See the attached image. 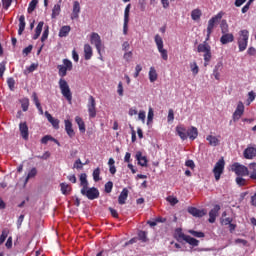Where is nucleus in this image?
<instances>
[{"label":"nucleus","mask_w":256,"mask_h":256,"mask_svg":"<svg viewBox=\"0 0 256 256\" xmlns=\"http://www.w3.org/2000/svg\"><path fill=\"white\" fill-rule=\"evenodd\" d=\"M58 75L61 79L58 82L60 91L64 98L71 104L73 101V93L71 92V88L69 87V83L63 77H67V71H73V62L69 59H63V65H58Z\"/></svg>","instance_id":"1"},{"label":"nucleus","mask_w":256,"mask_h":256,"mask_svg":"<svg viewBox=\"0 0 256 256\" xmlns=\"http://www.w3.org/2000/svg\"><path fill=\"white\" fill-rule=\"evenodd\" d=\"M174 237L177 241H179V243H182L183 241H185L186 243H188V245H191L192 247H199V240L189 235H185V233H183L181 228H178L175 230Z\"/></svg>","instance_id":"2"},{"label":"nucleus","mask_w":256,"mask_h":256,"mask_svg":"<svg viewBox=\"0 0 256 256\" xmlns=\"http://www.w3.org/2000/svg\"><path fill=\"white\" fill-rule=\"evenodd\" d=\"M198 53H204V66L207 67L209 65V62L211 61V45L207 43V41H204L203 43H200L197 46Z\"/></svg>","instance_id":"3"},{"label":"nucleus","mask_w":256,"mask_h":256,"mask_svg":"<svg viewBox=\"0 0 256 256\" xmlns=\"http://www.w3.org/2000/svg\"><path fill=\"white\" fill-rule=\"evenodd\" d=\"M231 171H233L237 177H249V168L238 162L231 165Z\"/></svg>","instance_id":"4"},{"label":"nucleus","mask_w":256,"mask_h":256,"mask_svg":"<svg viewBox=\"0 0 256 256\" xmlns=\"http://www.w3.org/2000/svg\"><path fill=\"white\" fill-rule=\"evenodd\" d=\"M90 43L94 45L96 48L97 53L100 55L99 59L103 61V56L101 55V49L103 47V41H101V36L97 32H93L90 35Z\"/></svg>","instance_id":"5"},{"label":"nucleus","mask_w":256,"mask_h":256,"mask_svg":"<svg viewBox=\"0 0 256 256\" xmlns=\"http://www.w3.org/2000/svg\"><path fill=\"white\" fill-rule=\"evenodd\" d=\"M249 43V30H241L238 37V47L239 51L243 52L247 49V44Z\"/></svg>","instance_id":"6"},{"label":"nucleus","mask_w":256,"mask_h":256,"mask_svg":"<svg viewBox=\"0 0 256 256\" xmlns=\"http://www.w3.org/2000/svg\"><path fill=\"white\" fill-rule=\"evenodd\" d=\"M80 193L84 197H87V199H89L90 201H94V199H99L100 195L99 189H97L96 187L89 188V186L87 188H81Z\"/></svg>","instance_id":"7"},{"label":"nucleus","mask_w":256,"mask_h":256,"mask_svg":"<svg viewBox=\"0 0 256 256\" xmlns=\"http://www.w3.org/2000/svg\"><path fill=\"white\" fill-rule=\"evenodd\" d=\"M154 41L156 43L158 52L161 55V58L163 59V61H167L169 59V54L167 52V49L163 48V38H161L159 34H156Z\"/></svg>","instance_id":"8"},{"label":"nucleus","mask_w":256,"mask_h":256,"mask_svg":"<svg viewBox=\"0 0 256 256\" xmlns=\"http://www.w3.org/2000/svg\"><path fill=\"white\" fill-rule=\"evenodd\" d=\"M223 171H225V160L222 158L216 162L213 168V173L216 181H219V179H221V175H223Z\"/></svg>","instance_id":"9"},{"label":"nucleus","mask_w":256,"mask_h":256,"mask_svg":"<svg viewBox=\"0 0 256 256\" xmlns=\"http://www.w3.org/2000/svg\"><path fill=\"white\" fill-rule=\"evenodd\" d=\"M223 15H224L223 12H219L208 21V26H207L208 35H211V33H213V29H215V25L219 23L220 19H223Z\"/></svg>","instance_id":"10"},{"label":"nucleus","mask_w":256,"mask_h":256,"mask_svg":"<svg viewBox=\"0 0 256 256\" xmlns=\"http://www.w3.org/2000/svg\"><path fill=\"white\" fill-rule=\"evenodd\" d=\"M96 105L97 103L95 102V98L93 96H89L87 107H88L89 117L91 119H95V117H97Z\"/></svg>","instance_id":"11"},{"label":"nucleus","mask_w":256,"mask_h":256,"mask_svg":"<svg viewBox=\"0 0 256 256\" xmlns=\"http://www.w3.org/2000/svg\"><path fill=\"white\" fill-rule=\"evenodd\" d=\"M244 113H245V105L243 104V102L239 101L237 104L236 110L232 115L233 121H239V119L243 117Z\"/></svg>","instance_id":"12"},{"label":"nucleus","mask_w":256,"mask_h":256,"mask_svg":"<svg viewBox=\"0 0 256 256\" xmlns=\"http://www.w3.org/2000/svg\"><path fill=\"white\" fill-rule=\"evenodd\" d=\"M219 211H221V206L219 204H216L213 209L210 210L209 212V223H215L217 219V215H219Z\"/></svg>","instance_id":"13"},{"label":"nucleus","mask_w":256,"mask_h":256,"mask_svg":"<svg viewBox=\"0 0 256 256\" xmlns=\"http://www.w3.org/2000/svg\"><path fill=\"white\" fill-rule=\"evenodd\" d=\"M19 131L21 137L27 141L29 139V126H27V122H21L19 124Z\"/></svg>","instance_id":"14"},{"label":"nucleus","mask_w":256,"mask_h":256,"mask_svg":"<svg viewBox=\"0 0 256 256\" xmlns=\"http://www.w3.org/2000/svg\"><path fill=\"white\" fill-rule=\"evenodd\" d=\"M188 213H190V215H193V217H205V215H207V210L190 207L188 208Z\"/></svg>","instance_id":"15"},{"label":"nucleus","mask_w":256,"mask_h":256,"mask_svg":"<svg viewBox=\"0 0 256 256\" xmlns=\"http://www.w3.org/2000/svg\"><path fill=\"white\" fill-rule=\"evenodd\" d=\"M244 159H255L256 157V147L248 146L244 152Z\"/></svg>","instance_id":"16"},{"label":"nucleus","mask_w":256,"mask_h":256,"mask_svg":"<svg viewBox=\"0 0 256 256\" xmlns=\"http://www.w3.org/2000/svg\"><path fill=\"white\" fill-rule=\"evenodd\" d=\"M64 125H65V131L68 137H70V139H73V137H75V130H73V123L71 122V120H65Z\"/></svg>","instance_id":"17"},{"label":"nucleus","mask_w":256,"mask_h":256,"mask_svg":"<svg viewBox=\"0 0 256 256\" xmlns=\"http://www.w3.org/2000/svg\"><path fill=\"white\" fill-rule=\"evenodd\" d=\"M187 131V128H185L183 125L176 126V134L182 141H187Z\"/></svg>","instance_id":"18"},{"label":"nucleus","mask_w":256,"mask_h":256,"mask_svg":"<svg viewBox=\"0 0 256 256\" xmlns=\"http://www.w3.org/2000/svg\"><path fill=\"white\" fill-rule=\"evenodd\" d=\"M233 41H235V36H233V34L229 32L223 34L220 38V43L222 45H227V43H233Z\"/></svg>","instance_id":"19"},{"label":"nucleus","mask_w":256,"mask_h":256,"mask_svg":"<svg viewBox=\"0 0 256 256\" xmlns=\"http://www.w3.org/2000/svg\"><path fill=\"white\" fill-rule=\"evenodd\" d=\"M79 13H81V4L79 1H74L71 19H79Z\"/></svg>","instance_id":"20"},{"label":"nucleus","mask_w":256,"mask_h":256,"mask_svg":"<svg viewBox=\"0 0 256 256\" xmlns=\"http://www.w3.org/2000/svg\"><path fill=\"white\" fill-rule=\"evenodd\" d=\"M44 115L46 119L51 123L52 127H54L55 129H59V119L53 118V116L48 111H46Z\"/></svg>","instance_id":"21"},{"label":"nucleus","mask_w":256,"mask_h":256,"mask_svg":"<svg viewBox=\"0 0 256 256\" xmlns=\"http://www.w3.org/2000/svg\"><path fill=\"white\" fill-rule=\"evenodd\" d=\"M136 159L138 161V165H140L141 167H147V163H148L147 157L143 156V153L141 151H138L136 153Z\"/></svg>","instance_id":"22"},{"label":"nucleus","mask_w":256,"mask_h":256,"mask_svg":"<svg viewBox=\"0 0 256 256\" xmlns=\"http://www.w3.org/2000/svg\"><path fill=\"white\" fill-rule=\"evenodd\" d=\"M223 69V62H218L213 70V76L216 79V81H219V79L221 78V73L220 71H222Z\"/></svg>","instance_id":"23"},{"label":"nucleus","mask_w":256,"mask_h":256,"mask_svg":"<svg viewBox=\"0 0 256 256\" xmlns=\"http://www.w3.org/2000/svg\"><path fill=\"white\" fill-rule=\"evenodd\" d=\"M128 197H129V190L127 188H124L118 197L119 205H125V202L127 201Z\"/></svg>","instance_id":"24"},{"label":"nucleus","mask_w":256,"mask_h":256,"mask_svg":"<svg viewBox=\"0 0 256 256\" xmlns=\"http://www.w3.org/2000/svg\"><path fill=\"white\" fill-rule=\"evenodd\" d=\"M198 136L199 131L197 130V128L192 126L190 129L187 130V139L189 137L191 141H195V139H197Z\"/></svg>","instance_id":"25"},{"label":"nucleus","mask_w":256,"mask_h":256,"mask_svg":"<svg viewBox=\"0 0 256 256\" xmlns=\"http://www.w3.org/2000/svg\"><path fill=\"white\" fill-rule=\"evenodd\" d=\"M248 171L249 178L252 179V181H256V162H252L248 165Z\"/></svg>","instance_id":"26"},{"label":"nucleus","mask_w":256,"mask_h":256,"mask_svg":"<svg viewBox=\"0 0 256 256\" xmlns=\"http://www.w3.org/2000/svg\"><path fill=\"white\" fill-rule=\"evenodd\" d=\"M93 57V48L89 44L84 45V59L89 61Z\"/></svg>","instance_id":"27"},{"label":"nucleus","mask_w":256,"mask_h":256,"mask_svg":"<svg viewBox=\"0 0 256 256\" xmlns=\"http://www.w3.org/2000/svg\"><path fill=\"white\" fill-rule=\"evenodd\" d=\"M32 100L38 109L40 115H43V107L41 106V102H39V97L37 96L36 92L32 93Z\"/></svg>","instance_id":"28"},{"label":"nucleus","mask_w":256,"mask_h":256,"mask_svg":"<svg viewBox=\"0 0 256 256\" xmlns=\"http://www.w3.org/2000/svg\"><path fill=\"white\" fill-rule=\"evenodd\" d=\"M60 189H61L62 195H69V193L73 191V188L71 187V185L65 182L60 183Z\"/></svg>","instance_id":"29"},{"label":"nucleus","mask_w":256,"mask_h":256,"mask_svg":"<svg viewBox=\"0 0 256 256\" xmlns=\"http://www.w3.org/2000/svg\"><path fill=\"white\" fill-rule=\"evenodd\" d=\"M202 15H203V12H201V9L196 8L191 12V19L192 21H199Z\"/></svg>","instance_id":"30"},{"label":"nucleus","mask_w":256,"mask_h":256,"mask_svg":"<svg viewBox=\"0 0 256 256\" xmlns=\"http://www.w3.org/2000/svg\"><path fill=\"white\" fill-rule=\"evenodd\" d=\"M148 77H149L150 83H155V81H157L158 75H157V70H155V67H150Z\"/></svg>","instance_id":"31"},{"label":"nucleus","mask_w":256,"mask_h":256,"mask_svg":"<svg viewBox=\"0 0 256 256\" xmlns=\"http://www.w3.org/2000/svg\"><path fill=\"white\" fill-rule=\"evenodd\" d=\"M45 25V22L43 21H40L38 23V25L36 26V29H35V34L33 36V39L34 40H37L39 39L40 35H41V31H43V26Z\"/></svg>","instance_id":"32"},{"label":"nucleus","mask_w":256,"mask_h":256,"mask_svg":"<svg viewBox=\"0 0 256 256\" xmlns=\"http://www.w3.org/2000/svg\"><path fill=\"white\" fill-rule=\"evenodd\" d=\"M80 187H82V189H87L89 187V181H87V174L86 173H82L80 174Z\"/></svg>","instance_id":"33"},{"label":"nucleus","mask_w":256,"mask_h":256,"mask_svg":"<svg viewBox=\"0 0 256 256\" xmlns=\"http://www.w3.org/2000/svg\"><path fill=\"white\" fill-rule=\"evenodd\" d=\"M25 15H21L19 17V29H18V35H23V31H25Z\"/></svg>","instance_id":"34"},{"label":"nucleus","mask_w":256,"mask_h":256,"mask_svg":"<svg viewBox=\"0 0 256 256\" xmlns=\"http://www.w3.org/2000/svg\"><path fill=\"white\" fill-rule=\"evenodd\" d=\"M75 121L79 127V131L80 133H85L86 128H85V122L83 121V118L76 116L75 117Z\"/></svg>","instance_id":"35"},{"label":"nucleus","mask_w":256,"mask_h":256,"mask_svg":"<svg viewBox=\"0 0 256 256\" xmlns=\"http://www.w3.org/2000/svg\"><path fill=\"white\" fill-rule=\"evenodd\" d=\"M61 1H59L58 4L54 5L53 9H52V19H56L57 17H59V14L61 13Z\"/></svg>","instance_id":"36"},{"label":"nucleus","mask_w":256,"mask_h":256,"mask_svg":"<svg viewBox=\"0 0 256 256\" xmlns=\"http://www.w3.org/2000/svg\"><path fill=\"white\" fill-rule=\"evenodd\" d=\"M49 141H53L54 143H56V145H60V143L57 139H55L49 135H46V136L42 137V139H41L42 145H47V143H49Z\"/></svg>","instance_id":"37"},{"label":"nucleus","mask_w":256,"mask_h":256,"mask_svg":"<svg viewBox=\"0 0 256 256\" xmlns=\"http://www.w3.org/2000/svg\"><path fill=\"white\" fill-rule=\"evenodd\" d=\"M71 32V26H62L59 31V37H67Z\"/></svg>","instance_id":"38"},{"label":"nucleus","mask_w":256,"mask_h":256,"mask_svg":"<svg viewBox=\"0 0 256 256\" xmlns=\"http://www.w3.org/2000/svg\"><path fill=\"white\" fill-rule=\"evenodd\" d=\"M206 139L209 141V145L212 147H217L219 145V139L213 135H208Z\"/></svg>","instance_id":"39"},{"label":"nucleus","mask_w":256,"mask_h":256,"mask_svg":"<svg viewBox=\"0 0 256 256\" xmlns=\"http://www.w3.org/2000/svg\"><path fill=\"white\" fill-rule=\"evenodd\" d=\"M235 181L239 187H245L247 185V179L243 178V176H237Z\"/></svg>","instance_id":"40"},{"label":"nucleus","mask_w":256,"mask_h":256,"mask_svg":"<svg viewBox=\"0 0 256 256\" xmlns=\"http://www.w3.org/2000/svg\"><path fill=\"white\" fill-rule=\"evenodd\" d=\"M220 29H221L222 35L225 33H229V24H227V20L221 21Z\"/></svg>","instance_id":"41"},{"label":"nucleus","mask_w":256,"mask_h":256,"mask_svg":"<svg viewBox=\"0 0 256 256\" xmlns=\"http://www.w3.org/2000/svg\"><path fill=\"white\" fill-rule=\"evenodd\" d=\"M22 111H29V98H22L20 100Z\"/></svg>","instance_id":"42"},{"label":"nucleus","mask_w":256,"mask_h":256,"mask_svg":"<svg viewBox=\"0 0 256 256\" xmlns=\"http://www.w3.org/2000/svg\"><path fill=\"white\" fill-rule=\"evenodd\" d=\"M100 175H101V168L94 169L92 176H93L95 183L101 181Z\"/></svg>","instance_id":"43"},{"label":"nucleus","mask_w":256,"mask_h":256,"mask_svg":"<svg viewBox=\"0 0 256 256\" xmlns=\"http://www.w3.org/2000/svg\"><path fill=\"white\" fill-rule=\"evenodd\" d=\"M37 176V168H32L25 179V183L29 182V179H33V177Z\"/></svg>","instance_id":"44"},{"label":"nucleus","mask_w":256,"mask_h":256,"mask_svg":"<svg viewBox=\"0 0 256 256\" xmlns=\"http://www.w3.org/2000/svg\"><path fill=\"white\" fill-rule=\"evenodd\" d=\"M138 239L142 241V243H147L149 239L147 238V232L145 231H139L138 232Z\"/></svg>","instance_id":"45"},{"label":"nucleus","mask_w":256,"mask_h":256,"mask_svg":"<svg viewBox=\"0 0 256 256\" xmlns=\"http://www.w3.org/2000/svg\"><path fill=\"white\" fill-rule=\"evenodd\" d=\"M9 237V230L4 229L2 230V234L0 235V245H3L5 243V240Z\"/></svg>","instance_id":"46"},{"label":"nucleus","mask_w":256,"mask_h":256,"mask_svg":"<svg viewBox=\"0 0 256 256\" xmlns=\"http://www.w3.org/2000/svg\"><path fill=\"white\" fill-rule=\"evenodd\" d=\"M37 3H39V0H32L30 3H29V6H28V13H33L34 9L37 8Z\"/></svg>","instance_id":"47"},{"label":"nucleus","mask_w":256,"mask_h":256,"mask_svg":"<svg viewBox=\"0 0 256 256\" xmlns=\"http://www.w3.org/2000/svg\"><path fill=\"white\" fill-rule=\"evenodd\" d=\"M188 233H190V235H193V237H197L198 239H203V237H205V233L195 230H188Z\"/></svg>","instance_id":"48"},{"label":"nucleus","mask_w":256,"mask_h":256,"mask_svg":"<svg viewBox=\"0 0 256 256\" xmlns=\"http://www.w3.org/2000/svg\"><path fill=\"white\" fill-rule=\"evenodd\" d=\"M190 69H191L193 75H197L199 73V66L197 65V62H191Z\"/></svg>","instance_id":"49"},{"label":"nucleus","mask_w":256,"mask_h":256,"mask_svg":"<svg viewBox=\"0 0 256 256\" xmlns=\"http://www.w3.org/2000/svg\"><path fill=\"white\" fill-rule=\"evenodd\" d=\"M7 85L10 91H15V79L13 77L7 79Z\"/></svg>","instance_id":"50"},{"label":"nucleus","mask_w":256,"mask_h":256,"mask_svg":"<svg viewBox=\"0 0 256 256\" xmlns=\"http://www.w3.org/2000/svg\"><path fill=\"white\" fill-rule=\"evenodd\" d=\"M129 13H131V4H128L124 10V20L129 21Z\"/></svg>","instance_id":"51"},{"label":"nucleus","mask_w":256,"mask_h":256,"mask_svg":"<svg viewBox=\"0 0 256 256\" xmlns=\"http://www.w3.org/2000/svg\"><path fill=\"white\" fill-rule=\"evenodd\" d=\"M48 37H49V26H46L44 31H43L42 37H41L42 43L47 41Z\"/></svg>","instance_id":"52"},{"label":"nucleus","mask_w":256,"mask_h":256,"mask_svg":"<svg viewBox=\"0 0 256 256\" xmlns=\"http://www.w3.org/2000/svg\"><path fill=\"white\" fill-rule=\"evenodd\" d=\"M153 117H154L153 108L149 107L148 117H147V125H149V123H151L153 121Z\"/></svg>","instance_id":"53"},{"label":"nucleus","mask_w":256,"mask_h":256,"mask_svg":"<svg viewBox=\"0 0 256 256\" xmlns=\"http://www.w3.org/2000/svg\"><path fill=\"white\" fill-rule=\"evenodd\" d=\"M113 191V182L112 181H108L105 184V193H111Z\"/></svg>","instance_id":"54"},{"label":"nucleus","mask_w":256,"mask_h":256,"mask_svg":"<svg viewBox=\"0 0 256 256\" xmlns=\"http://www.w3.org/2000/svg\"><path fill=\"white\" fill-rule=\"evenodd\" d=\"M141 71H143V67H141V65L137 64L135 67V73H134L135 79H137V77H139V74L141 73Z\"/></svg>","instance_id":"55"},{"label":"nucleus","mask_w":256,"mask_h":256,"mask_svg":"<svg viewBox=\"0 0 256 256\" xmlns=\"http://www.w3.org/2000/svg\"><path fill=\"white\" fill-rule=\"evenodd\" d=\"M167 201L171 205H177V203H179V200L177 198L173 197V196L167 197Z\"/></svg>","instance_id":"56"},{"label":"nucleus","mask_w":256,"mask_h":256,"mask_svg":"<svg viewBox=\"0 0 256 256\" xmlns=\"http://www.w3.org/2000/svg\"><path fill=\"white\" fill-rule=\"evenodd\" d=\"M123 57H124L125 61L130 62L131 59H133V52L132 51L126 52V53H124Z\"/></svg>","instance_id":"57"},{"label":"nucleus","mask_w":256,"mask_h":256,"mask_svg":"<svg viewBox=\"0 0 256 256\" xmlns=\"http://www.w3.org/2000/svg\"><path fill=\"white\" fill-rule=\"evenodd\" d=\"M129 31V20H124L123 24V34L127 35V32Z\"/></svg>","instance_id":"58"},{"label":"nucleus","mask_w":256,"mask_h":256,"mask_svg":"<svg viewBox=\"0 0 256 256\" xmlns=\"http://www.w3.org/2000/svg\"><path fill=\"white\" fill-rule=\"evenodd\" d=\"M11 3H13V0H2L4 9H9V7H11Z\"/></svg>","instance_id":"59"},{"label":"nucleus","mask_w":256,"mask_h":256,"mask_svg":"<svg viewBox=\"0 0 256 256\" xmlns=\"http://www.w3.org/2000/svg\"><path fill=\"white\" fill-rule=\"evenodd\" d=\"M74 169H83V162H81V159L75 161Z\"/></svg>","instance_id":"60"},{"label":"nucleus","mask_w":256,"mask_h":256,"mask_svg":"<svg viewBox=\"0 0 256 256\" xmlns=\"http://www.w3.org/2000/svg\"><path fill=\"white\" fill-rule=\"evenodd\" d=\"M175 119V113L173 112V109H170L168 111V122L173 121Z\"/></svg>","instance_id":"61"},{"label":"nucleus","mask_w":256,"mask_h":256,"mask_svg":"<svg viewBox=\"0 0 256 256\" xmlns=\"http://www.w3.org/2000/svg\"><path fill=\"white\" fill-rule=\"evenodd\" d=\"M185 165L186 167H190V169H195V162L193 160H187Z\"/></svg>","instance_id":"62"},{"label":"nucleus","mask_w":256,"mask_h":256,"mask_svg":"<svg viewBox=\"0 0 256 256\" xmlns=\"http://www.w3.org/2000/svg\"><path fill=\"white\" fill-rule=\"evenodd\" d=\"M31 51H33V45H29L28 47L23 49V54L24 55H29V53H31Z\"/></svg>","instance_id":"63"},{"label":"nucleus","mask_w":256,"mask_h":256,"mask_svg":"<svg viewBox=\"0 0 256 256\" xmlns=\"http://www.w3.org/2000/svg\"><path fill=\"white\" fill-rule=\"evenodd\" d=\"M117 93L120 97H123V82H119Z\"/></svg>","instance_id":"64"}]
</instances>
